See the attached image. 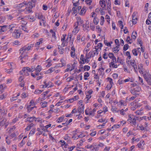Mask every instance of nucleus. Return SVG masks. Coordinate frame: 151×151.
<instances>
[{"mask_svg":"<svg viewBox=\"0 0 151 151\" xmlns=\"http://www.w3.org/2000/svg\"><path fill=\"white\" fill-rule=\"evenodd\" d=\"M30 48H21L19 50L20 53H21V55L19 56V58L20 60H21V63H23L25 62V61L24 60V59L27 57L24 55H23V53L24 52H26L27 51H28L30 50Z\"/></svg>","mask_w":151,"mask_h":151,"instance_id":"f257e3e1","label":"nucleus"},{"mask_svg":"<svg viewBox=\"0 0 151 151\" xmlns=\"http://www.w3.org/2000/svg\"><path fill=\"white\" fill-rule=\"evenodd\" d=\"M142 73L143 74L144 77L145 79L148 84L150 85H151V74L147 73H145L144 74L143 73Z\"/></svg>","mask_w":151,"mask_h":151,"instance_id":"f03ea898","label":"nucleus"},{"mask_svg":"<svg viewBox=\"0 0 151 151\" xmlns=\"http://www.w3.org/2000/svg\"><path fill=\"white\" fill-rule=\"evenodd\" d=\"M12 36L16 38H19L20 35V33L17 30H15L12 34Z\"/></svg>","mask_w":151,"mask_h":151,"instance_id":"7ed1b4c3","label":"nucleus"},{"mask_svg":"<svg viewBox=\"0 0 151 151\" xmlns=\"http://www.w3.org/2000/svg\"><path fill=\"white\" fill-rule=\"evenodd\" d=\"M66 36V35L63 34V35L61 38V41L62 42V44L61 45L63 47L66 46H67L66 43L65 42V37Z\"/></svg>","mask_w":151,"mask_h":151,"instance_id":"20e7f679","label":"nucleus"},{"mask_svg":"<svg viewBox=\"0 0 151 151\" xmlns=\"http://www.w3.org/2000/svg\"><path fill=\"white\" fill-rule=\"evenodd\" d=\"M137 13L134 12L132 16V23L133 24H135L137 23V18L136 16Z\"/></svg>","mask_w":151,"mask_h":151,"instance_id":"39448f33","label":"nucleus"},{"mask_svg":"<svg viewBox=\"0 0 151 151\" xmlns=\"http://www.w3.org/2000/svg\"><path fill=\"white\" fill-rule=\"evenodd\" d=\"M71 35L69 34L68 35V37H67V39L65 40V42H66L67 44L68 42V39H69V41L70 40V44L71 45V47H74V45H73V40L71 41Z\"/></svg>","mask_w":151,"mask_h":151,"instance_id":"423d86ee","label":"nucleus"},{"mask_svg":"<svg viewBox=\"0 0 151 151\" xmlns=\"http://www.w3.org/2000/svg\"><path fill=\"white\" fill-rule=\"evenodd\" d=\"M51 83V82H47V81H45L44 82V85H42L40 86L43 88H49V87H52L51 85H50V83Z\"/></svg>","mask_w":151,"mask_h":151,"instance_id":"0eeeda50","label":"nucleus"},{"mask_svg":"<svg viewBox=\"0 0 151 151\" xmlns=\"http://www.w3.org/2000/svg\"><path fill=\"white\" fill-rule=\"evenodd\" d=\"M7 27H8V26L6 25H3L0 26V34L2 32H4L7 30Z\"/></svg>","mask_w":151,"mask_h":151,"instance_id":"6e6552de","label":"nucleus"},{"mask_svg":"<svg viewBox=\"0 0 151 151\" xmlns=\"http://www.w3.org/2000/svg\"><path fill=\"white\" fill-rule=\"evenodd\" d=\"M37 18L39 19L42 20V21H43L42 24L43 25H45L46 22L45 18L42 14H38Z\"/></svg>","mask_w":151,"mask_h":151,"instance_id":"1a4fd4ad","label":"nucleus"},{"mask_svg":"<svg viewBox=\"0 0 151 151\" xmlns=\"http://www.w3.org/2000/svg\"><path fill=\"white\" fill-rule=\"evenodd\" d=\"M84 109V106L82 104H81L79 107L78 109V112L79 114L82 113H83V110Z\"/></svg>","mask_w":151,"mask_h":151,"instance_id":"9d476101","label":"nucleus"},{"mask_svg":"<svg viewBox=\"0 0 151 151\" xmlns=\"http://www.w3.org/2000/svg\"><path fill=\"white\" fill-rule=\"evenodd\" d=\"M40 41L39 42H36L35 43V45L34 44H31L29 45L27 47H33L35 46V45H40V44H41L42 43V39H40Z\"/></svg>","mask_w":151,"mask_h":151,"instance_id":"9b49d317","label":"nucleus"},{"mask_svg":"<svg viewBox=\"0 0 151 151\" xmlns=\"http://www.w3.org/2000/svg\"><path fill=\"white\" fill-rule=\"evenodd\" d=\"M94 56V54H93V51H91L88 53H86V57L87 58H90L91 57H93Z\"/></svg>","mask_w":151,"mask_h":151,"instance_id":"f8f14e48","label":"nucleus"},{"mask_svg":"<svg viewBox=\"0 0 151 151\" xmlns=\"http://www.w3.org/2000/svg\"><path fill=\"white\" fill-rule=\"evenodd\" d=\"M92 147L91 149V151H98L99 149L98 146L96 145L95 143H93L92 145Z\"/></svg>","mask_w":151,"mask_h":151,"instance_id":"ddd939ff","label":"nucleus"},{"mask_svg":"<svg viewBox=\"0 0 151 151\" xmlns=\"http://www.w3.org/2000/svg\"><path fill=\"white\" fill-rule=\"evenodd\" d=\"M30 68H29V67H25L20 72V73L21 74H23V72H25L26 71L29 72H32V71H30Z\"/></svg>","mask_w":151,"mask_h":151,"instance_id":"4468645a","label":"nucleus"},{"mask_svg":"<svg viewBox=\"0 0 151 151\" xmlns=\"http://www.w3.org/2000/svg\"><path fill=\"white\" fill-rule=\"evenodd\" d=\"M130 64L133 67L135 70L137 69V66L134 60H132L130 62Z\"/></svg>","mask_w":151,"mask_h":151,"instance_id":"2eb2a0df","label":"nucleus"},{"mask_svg":"<svg viewBox=\"0 0 151 151\" xmlns=\"http://www.w3.org/2000/svg\"><path fill=\"white\" fill-rule=\"evenodd\" d=\"M77 20V23L78 25H81L83 23V21L82 20L80 17H77L76 18Z\"/></svg>","mask_w":151,"mask_h":151,"instance_id":"dca6fc26","label":"nucleus"},{"mask_svg":"<svg viewBox=\"0 0 151 151\" xmlns=\"http://www.w3.org/2000/svg\"><path fill=\"white\" fill-rule=\"evenodd\" d=\"M7 121L6 119L1 118L0 119V124L1 126H2L5 124Z\"/></svg>","mask_w":151,"mask_h":151,"instance_id":"f3484780","label":"nucleus"},{"mask_svg":"<svg viewBox=\"0 0 151 151\" xmlns=\"http://www.w3.org/2000/svg\"><path fill=\"white\" fill-rule=\"evenodd\" d=\"M35 70H36V75H39V73L41 70V66L39 65H37L35 68Z\"/></svg>","mask_w":151,"mask_h":151,"instance_id":"a211bd4d","label":"nucleus"},{"mask_svg":"<svg viewBox=\"0 0 151 151\" xmlns=\"http://www.w3.org/2000/svg\"><path fill=\"white\" fill-rule=\"evenodd\" d=\"M71 52H70V55L72 57H74L75 56V48H71Z\"/></svg>","mask_w":151,"mask_h":151,"instance_id":"6ab92c4d","label":"nucleus"},{"mask_svg":"<svg viewBox=\"0 0 151 151\" xmlns=\"http://www.w3.org/2000/svg\"><path fill=\"white\" fill-rule=\"evenodd\" d=\"M35 117H28L26 119V121H28L29 122H32L34 120L35 121Z\"/></svg>","mask_w":151,"mask_h":151,"instance_id":"aec40b11","label":"nucleus"},{"mask_svg":"<svg viewBox=\"0 0 151 151\" xmlns=\"http://www.w3.org/2000/svg\"><path fill=\"white\" fill-rule=\"evenodd\" d=\"M79 0H73V5L75 7H76L79 5Z\"/></svg>","mask_w":151,"mask_h":151,"instance_id":"412c9836","label":"nucleus"},{"mask_svg":"<svg viewBox=\"0 0 151 151\" xmlns=\"http://www.w3.org/2000/svg\"><path fill=\"white\" fill-rule=\"evenodd\" d=\"M107 9L111 10V2L110 0H106Z\"/></svg>","mask_w":151,"mask_h":151,"instance_id":"4be33fe9","label":"nucleus"},{"mask_svg":"<svg viewBox=\"0 0 151 151\" xmlns=\"http://www.w3.org/2000/svg\"><path fill=\"white\" fill-rule=\"evenodd\" d=\"M105 3V1L104 0H100V4L101 6L103 8H104L106 6Z\"/></svg>","mask_w":151,"mask_h":151,"instance_id":"5701e85b","label":"nucleus"},{"mask_svg":"<svg viewBox=\"0 0 151 151\" xmlns=\"http://www.w3.org/2000/svg\"><path fill=\"white\" fill-rule=\"evenodd\" d=\"M124 60L118 57L117 59V62L120 63L121 64L123 65L124 64Z\"/></svg>","mask_w":151,"mask_h":151,"instance_id":"b1692460","label":"nucleus"},{"mask_svg":"<svg viewBox=\"0 0 151 151\" xmlns=\"http://www.w3.org/2000/svg\"><path fill=\"white\" fill-rule=\"evenodd\" d=\"M27 4V5H28L29 6V8L32 9V8L33 7L35 6V4H33L31 2H28Z\"/></svg>","mask_w":151,"mask_h":151,"instance_id":"393cba45","label":"nucleus"},{"mask_svg":"<svg viewBox=\"0 0 151 151\" xmlns=\"http://www.w3.org/2000/svg\"><path fill=\"white\" fill-rule=\"evenodd\" d=\"M79 29H78V26H77L74 28L73 31V33L74 34H76L79 31Z\"/></svg>","mask_w":151,"mask_h":151,"instance_id":"a878e982","label":"nucleus"},{"mask_svg":"<svg viewBox=\"0 0 151 151\" xmlns=\"http://www.w3.org/2000/svg\"><path fill=\"white\" fill-rule=\"evenodd\" d=\"M130 92L132 94L135 95H139V93H138V92H137L133 89L131 90Z\"/></svg>","mask_w":151,"mask_h":151,"instance_id":"bb28decb","label":"nucleus"},{"mask_svg":"<svg viewBox=\"0 0 151 151\" xmlns=\"http://www.w3.org/2000/svg\"><path fill=\"white\" fill-rule=\"evenodd\" d=\"M16 67V66H14L12 67V68H10V69H7L6 70V72L9 74H10L11 73L12 71V69H14Z\"/></svg>","mask_w":151,"mask_h":151,"instance_id":"cd10ccee","label":"nucleus"},{"mask_svg":"<svg viewBox=\"0 0 151 151\" xmlns=\"http://www.w3.org/2000/svg\"><path fill=\"white\" fill-rule=\"evenodd\" d=\"M58 49L59 52L61 54H63L65 51L64 49L63 48H58Z\"/></svg>","mask_w":151,"mask_h":151,"instance_id":"c85d7f7f","label":"nucleus"},{"mask_svg":"<svg viewBox=\"0 0 151 151\" xmlns=\"http://www.w3.org/2000/svg\"><path fill=\"white\" fill-rule=\"evenodd\" d=\"M27 5V4L24 1L23 3H22L19 4L17 7L18 8H22L23 7L24 5Z\"/></svg>","mask_w":151,"mask_h":151,"instance_id":"c756f323","label":"nucleus"},{"mask_svg":"<svg viewBox=\"0 0 151 151\" xmlns=\"http://www.w3.org/2000/svg\"><path fill=\"white\" fill-rule=\"evenodd\" d=\"M89 22L87 21H86V23L83 25V27L85 29H87L89 27L88 25Z\"/></svg>","mask_w":151,"mask_h":151,"instance_id":"7c9ffc66","label":"nucleus"},{"mask_svg":"<svg viewBox=\"0 0 151 151\" xmlns=\"http://www.w3.org/2000/svg\"><path fill=\"white\" fill-rule=\"evenodd\" d=\"M30 105H28L27 107V109L28 112H29L31 111L35 107V106L31 107Z\"/></svg>","mask_w":151,"mask_h":151,"instance_id":"2f4dec72","label":"nucleus"},{"mask_svg":"<svg viewBox=\"0 0 151 151\" xmlns=\"http://www.w3.org/2000/svg\"><path fill=\"white\" fill-rule=\"evenodd\" d=\"M16 26V25L15 24H12L8 26V28H10V29L9 31L13 30V28H14Z\"/></svg>","mask_w":151,"mask_h":151,"instance_id":"473e14b6","label":"nucleus"},{"mask_svg":"<svg viewBox=\"0 0 151 151\" xmlns=\"http://www.w3.org/2000/svg\"><path fill=\"white\" fill-rule=\"evenodd\" d=\"M132 117H132V119L131 120V123H132L134 125H135L136 124V119L135 118L134 116Z\"/></svg>","mask_w":151,"mask_h":151,"instance_id":"72a5a7b5","label":"nucleus"},{"mask_svg":"<svg viewBox=\"0 0 151 151\" xmlns=\"http://www.w3.org/2000/svg\"><path fill=\"white\" fill-rule=\"evenodd\" d=\"M120 126L119 124H115L112 127H111L112 129V131H113L115 129L118 128Z\"/></svg>","mask_w":151,"mask_h":151,"instance_id":"f704fd0d","label":"nucleus"},{"mask_svg":"<svg viewBox=\"0 0 151 151\" xmlns=\"http://www.w3.org/2000/svg\"><path fill=\"white\" fill-rule=\"evenodd\" d=\"M133 89L137 92H138V93H139V92L140 91L141 89L139 86H137V87L136 88H134Z\"/></svg>","mask_w":151,"mask_h":151,"instance_id":"c9c22d12","label":"nucleus"},{"mask_svg":"<svg viewBox=\"0 0 151 151\" xmlns=\"http://www.w3.org/2000/svg\"><path fill=\"white\" fill-rule=\"evenodd\" d=\"M89 74L88 72H86L85 73L84 75V79L85 80H87V77H89Z\"/></svg>","mask_w":151,"mask_h":151,"instance_id":"e433bc0d","label":"nucleus"},{"mask_svg":"<svg viewBox=\"0 0 151 151\" xmlns=\"http://www.w3.org/2000/svg\"><path fill=\"white\" fill-rule=\"evenodd\" d=\"M64 118V116H62L61 117H60L59 118L56 120V122H58V123L60 122L63 121Z\"/></svg>","mask_w":151,"mask_h":151,"instance_id":"4c0bfd02","label":"nucleus"},{"mask_svg":"<svg viewBox=\"0 0 151 151\" xmlns=\"http://www.w3.org/2000/svg\"><path fill=\"white\" fill-rule=\"evenodd\" d=\"M145 144L144 142V141H141L140 142H139L137 145L138 147L139 148H140L141 147V146L142 145H144Z\"/></svg>","mask_w":151,"mask_h":151,"instance_id":"58836bf2","label":"nucleus"},{"mask_svg":"<svg viewBox=\"0 0 151 151\" xmlns=\"http://www.w3.org/2000/svg\"><path fill=\"white\" fill-rule=\"evenodd\" d=\"M101 22L100 24L101 25H102L104 24V17L102 16H101Z\"/></svg>","mask_w":151,"mask_h":151,"instance_id":"ea45409f","label":"nucleus"},{"mask_svg":"<svg viewBox=\"0 0 151 151\" xmlns=\"http://www.w3.org/2000/svg\"><path fill=\"white\" fill-rule=\"evenodd\" d=\"M25 10L26 13H29L32 11L31 9L29 8V7L26 8Z\"/></svg>","mask_w":151,"mask_h":151,"instance_id":"a19ab883","label":"nucleus"},{"mask_svg":"<svg viewBox=\"0 0 151 151\" xmlns=\"http://www.w3.org/2000/svg\"><path fill=\"white\" fill-rule=\"evenodd\" d=\"M96 110L95 109H94L92 111H89V115L94 116V113H95Z\"/></svg>","mask_w":151,"mask_h":151,"instance_id":"79ce46f5","label":"nucleus"},{"mask_svg":"<svg viewBox=\"0 0 151 151\" xmlns=\"http://www.w3.org/2000/svg\"><path fill=\"white\" fill-rule=\"evenodd\" d=\"M132 52L134 55L135 56H137L138 55L137 50L136 48L132 50Z\"/></svg>","mask_w":151,"mask_h":151,"instance_id":"37998d69","label":"nucleus"},{"mask_svg":"<svg viewBox=\"0 0 151 151\" xmlns=\"http://www.w3.org/2000/svg\"><path fill=\"white\" fill-rule=\"evenodd\" d=\"M71 10L73 12L72 13L73 14H75L77 13V9L75 7H73Z\"/></svg>","mask_w":151,"mask_h":151,"instance_id":"c03bdc74","label":"nucleus"},{"mask_svg":"<svg viewBox=\"0 0 151 151\" xmlns=\"http://www.w3.org/2000/svg\"><path fill=\"white\" fill-rule=\"evenodd\" d=\"M120 50V48H113L112 50L114 53H117Z\"/></svg>","mask_w":151,"mask_h":151,"instance_id":"a18cd8bd","label":"nucleus"},{"mask_svg":"<svg viewBox=\"0 0 151 151\" xmlns=\"http://www.w3.org/2000/svg\"><path fill=\"white\" fill-rule=\"evenodd\" d=\"M137 35V32H135L134 33V32H133L132 35V38L135 39L136 37V36Z\"/></svg>","mask_w":151,"mask_h":151,"instance_id":"49530a36","label":"nucleus"},{"mask_svg":"<svg viewBox=\"0 0 151 151\" xmlns=\"http://www.w3.org/2000/svg\"><path fill=\"white\" fill-rule=\"evenodd\" d=\"M25 141L23 139L22 140V142L20 143L19 144V146L20 147H21L25 143Z\"/></svg>","mask_w":151,"mask_h":151,"instance_id":"de8ad7c7","label":"nucleus"},{"mask_svg":"<svg viewBox=\"0 0 151 151\" xmlns=\"http://www.w3.org/2000/svg\"><path fill=\"white\" fill-rule=\"evenodd\" d=\"M130 81L131 82H133L132 79H131L130 78H128L124 80V82H127Z\"/></svg>","mask_w":151,"mask_h":151,"instance_id":"09e8293b","label":"nucleus"},{"mask_svg":"<svg viewBox=\"0 0 151 151\" xmlns=\"http://www.w3.org/2000/svg\"><path fill=\"white\" fill-rule=\"evenodd\" d=\"M107 79H108V80L109 81V83H110V85H112V84H113V82H112V79L109 78V77H108L107 78Z\"/></svg>","mask_w":151,"mask_h":151,"instance_id":"8fccbe9b","label":"nucleus"},{"mask_svg":"<svg viewBox=\"0 0 151 151\" xmlns=\"http://www.w3.org/2000/svg\"><path fill=\"white\" fill-rule=\"evenodd\" d=\"M54 70V68L52 67L47 71V73H52Z\"/></svg>","mask_w":151,"mask_h":151,"instance_id":"3c124183","label":"nucleus"},{"mask_svg":"<svg viewBox=\"0 0 151 151\" xmlns=\"http://www.w3.org/2000/svg\"><path fill=\"white\" fill-rule=\"evenodd\" d=\"M83 68L85 70L88 71L90 69V67L88 65H85Z\"/></svg>","mask_w":151,"mask_h":151,"instance_id":"603ef678","label":"nucleus"},{"mask_svg":"<svg viewBox=\"0 0 151 151\" xmlns=\"http://www.w3.org/2000/svg\"><path fill=\"white\" fill-rule=\"evenodd\" d=\"M42 91L39 90H36L34 92L35 94H40Z\"/></svg>","mask_w":151,"mask_h":151,"instance_id":"864d4df0","label":"nucleus"},{"mask_svg":"<svg viewBox=\"0 0 151 151\" xmlns=\"http://www.w3.org/2000/svg\"><path fill=\"white\" fill-rule=\"evenodd\" d=\"M126 41L128 43H132V40L130 39V37H129L128 36L127 37Z\"/></svg>","mask_w":151,"mask_h":151,"instance_id":"5fc2aeb1","label":"nucleus"},{"mask_svg":"<svg viewBox=\"0 0 151 151\" xmlns=\"http://www.w3.org/2000/svg\"><path fill=\"white\" fill-rule=\"evenodd\" d=\"M6 95H5L4 94H3L1 95H0V99L2 100L4 99L6 97Z\"/></svg>","mask_w":151,"mask_h":151,"instance_id":"6e6d98bb","label":"nucleus"},{"mask_svg":"<svg viewBox=\"0 0 151 151\" xmlns=\"http://www.w3.org/2000/svg\"><path fill=\"white\" fill-rule=\"evenodd\" d=\"M47 102H44V103H42L41 104L42 107V108H44L46 107L47 106Z\"/></svg>","mask_w":151,"mask_h":151,"instance_id":"4d7b16f0","label":"nucleus"},{"mask_svg":"<svg viewBox=\"0 0 151 151\" xmlns=\"http://www.w3.org/2000/svg\"><path fill=\"white\" fill-rule=\"evenodd\" d=\"M93 22L95 24H97L99 22V19L96 18H94L93 19Z\"/></svg>","mask_w":151,"mask_h":151,"instance_id":"13d9d810","label":"nucleus"},{"mask_svg":"<svg viewBox=\"0 0 151 151\" xmlns=\"http://www.w3.org/2000/svg\"><path fill=\"white\" fill-rule=\"evenodd\" d=\"M92 145H88L87 146L85 147V148H87L88 149H90L91 150V149L92 147Z\"/></svg>","mask_w":151,"mask_h":151,"instance_id":"bf43d9fd","label":"nucleus"},{"mask_svg":"<svg viewBox=\"0 0 151 151\" xmlns=\"http://www.w3.org/2000/svg\"><path fill=\"white\" fill-rule=\"evenodd\" d=\"M108 56L111 59L115 57L114 55V54L112 53H109L108 54Z\"/></svg>","mask_w":151,"mask_h":151,"instance_id":"052dcab7","label":"nucleus"},{"mask_svg":"<svg viewBox=\"0 0 151 151\" xmlns=\"http://www.w3.org/2000/svg\"><path fill=\"white\" fill-rule=\"evenodd\" d=\"M126 55L127 56L129 59H130L131 58V56L130 52L127 51L126 52Z\"/></svg>","mask_w":151,"mask_h":151,"instance_id":"680f3d73","label":"nucleus"},{"mask_svg":"<svg viewBox=\"0 0 151 151\" xmlns=\"http://www.w3.org/2000/svg\"><path fill=\"white\" fill-rule=\"evenodd\" d=\"M35 129H32V130H31V131L29 134V135L31 134L32 135H33V134H34V133L35 132Z\"/></svg>","mask_w":151,"mask_h":151,"instance_id":"e2e57ef3","label":"nucleus"},{"mask_svg":"<svg viewBox=\"0 0 151 151\" xmlns=\"http://www.w3.org/2000/svg\"><path fill=\"white\" fill-rule=\"evenodd\" d=\"M120 2L119 0H115L114 4L115 5H120Z\"/></svg>","mask_w":151,"mask_h":151,"instance_id":"0e129e2a","label":"nucleus"},{"mask_svg":"<svg viewBox=\"0 0 151 151\" xmlns=\"http://www.w3.org/2000/svg\"><path fill=\"white\" fill-rule=\"evenodd\" d=\"M86 12V10L83 8L81 10V14H84Z\"/></svg>","mask_w":151,"mask_h":151,"instance_id":"69168bd1","label":"nucleus"},{"mask_svg":"<svg viewBox=\"0 0 151 151\" xmlns=\"http://www.w3.org/2000/svg\"><path fill=\"white\" fill-rule=\"evenodd\" d=\"M103 58L104 59H107L108 58V56L107 54H106V52L104 53V54L103 55Z\"/></svg>","mask_w":151,"mask_h":151,"instance_id":"338daca9","label":"nucleus"},{"mask_svg":"<svg viewBox=\"0 0 151 151\" xmlns=\"http://www.w3.org/2000/svg\"><path fill=\"white\" fill-rule=\"evenodd\" d=\"M20 42H19L18 41H16L13 42V44L14 45H20Z\"/></svg>","mask_w":151,"mask_h":151,"instance_id":"774afa93","label":"nucleus"}]
</instances>
